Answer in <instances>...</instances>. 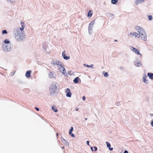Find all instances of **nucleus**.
<instances>
[{
	"instance_id": "10",
	"label": "nucleus",
	"mask_w": 153,
	"mask_h": 153,
	"mask_svg": "<svg viewBox=\"0 0 153 153\" xmlns=\"http://www.w3.org/2000/svg\"><path fill=\"white\" fill-rule=\"evenodd\" d=\"M49 76L51 78H55V74L53 72H50L49 74Z\"/></svg>"
},
{
	"instance_id": "42",
	"label": "nucleus",
	"mask_w": 153,
	"mask_h": 153,
	"mask_svg": "<svg viewBox=\"0 0 153 153\" xmlns=\"http://www.w3.org/2000/svg\"><path fill=\"white\" fill-rule=\"evenodd\" d=\"M58 135H59L58 133H56V137H58Z\"/></svg>"
},
{
	"instance_id": "8",
	"label": "nucleus",
	"mask_w": 153,
	"mask_h": 153,
	"mask_svg": "<svg viewBox=\"0 0 153 153\" xmlns=\"http://www.w3.org/2000/svg\"><path fill=\"white\" fill-rule=\"evenodd\" d=\"M131 49L133 51L135 52L137 54H140L139 51L138 50V49L134 48V47H132V46L131 47Z\"/></svg>"
},
{
	"instance_id": "7",
	"label": "nucleus",
	"mask_w": 153,
	"mask_h": 153,
	"mask_svg": "<svg viewBox=\"0 0 153 153\" xmlns=\"http://www.w3.org/2000/svg\"><path fill=\"white\" fill-rule=\"evenodd\" d=\"M65 51H63L62 52V56L63 57V58L66 60H68L70 58V57L69 56H65Z\"/></svg>"
},
{
	"instance_id": "22",
	"label": "nucleus",
	"mask_w": 153,
	"mask_h": 153,
	"mask_svg": "<svg viewBox=\"0 0 153 153\" xmlns=\"http://www.w3.org/2000/svg\"><path fill=\"white\" fill-rule=\"evenodd\" d=\"M136 66L137 67H140L142 65V64L141 63H140V62L137 63L136 64H135Z\"/></svg>"
},
{
	"instance_id": "51",
	"label": "nucleus",
	"mask_w": 153,
	"mask_h": 153,
	"mask_svg": "<svg viewBox=\"0 0 153 153\" xmlns=\"http://www.w3.org/2000/svg\"><path fill=\"white\" fill-rule=\"evenodd\" d=\"M7 50H9V49H8V48H7Z\"/></svg>"
},
{
	"instance_id": "23",
	"label": "nucleus",
	"mask_w": 153,
	"mask_h": 153,
	"mask_svg": "<svg viewBox=\"0 0 153 153\" xmlns=\"http://www.w3.org/2000/svg\"><path fill=\"white\" fill-rule=\"evenodd\" d=\"M103 75L105 77H107L108 76V74L107 72H103Z\"/></svg>"
},
{
	"instance_id": "29",
	"label": "nucleus",
	"mask_w": 153,
	"mask_h": 153,
	"mask_svg": "<svg viewBox=\"0 0 153 153\" xmlns=\"http://www.w3.org/2000/svg\"><path fill=\"white\" fill-rule=\"evenodd\" d=\"M94 152H96L97 150V148L96 146H94Z\"/></svg>"
},
{
	"instance_id": "14",
	"label": "nucleus",
	"mask_w": 153,
	"mask_h": 153,
	"mask_svg": "<svg viewBox=\"0 0 153 153\" xmlns=\"http://www.w3.org/2000/svg\"><path fill=\"white\" fill-rule=\"evenodd\" d=\"M148 76H149V78L151 79H153V73H148Z\"/></svg>"
},
{
	"instance_id": "2",
	"label": "nucleus",
	"mask_w": 153,
	"mask_h": 153,
	"mask_svg": "<svg viewBox=\"0 0 153 153\" xmlns=\"http://www.w3.org/2000/svg\"><path fill=\"white\" fill-rule=\"evenodd\" d=\"M135 28L139 33V34H140V36L141 35L143 36H141L142 39L143 40H146L147 39L146 35L143 28L139 26L136 27Z\"/></svg>"
},
{
	"instance_id": "28",
	"label": "nucleus",
	"mask_w": 153,
	"mask_h": 153,
	"mask_svg": "<svg viewBox=\"0 0 153 153\" xmlns=\"http://www.w3.org/2000/svg\"><path fill=\"white\" fill-rule=\"evenodd\" d=\"M74 130V128L73 126H71L69 129V131H72Z\"/></svg>"
},
{
	"instance_id": "48",
	"label": "nucleus",
	"mask_w": 153,
	"mask_h": 153,
	"mask_svg": "<svg viewBox=\"0 0 153 153\" xmlns=\"http://www.w3.org/2000/svg\"><path fill=\"white\" fill-rule=\"evenodd\" d=\"M114 41H116V42H117V40H114Z\"/></svg>"
},
{
	"instance_id": "47",
	"label": "nucleus",
	"mask_w": 153,
	"mask_h": 153,
	"mask_svg": "<svg viewBox=\"0 0 153 153\" xmlns=\"http://www.w3.org/2000/svg\"><path fill=\"white\" fill-rule=\"evenodd\" d=\"M67 97H71V96H67Z\"/></svg>"
},
{
	"instance_id": "39",
	"label": "nucleus",
	"mask_w": 153,
	"mask_h": 153,
	"mask_svg": "<svg viewBox=\"0 0 153 153\" xmlns=\"http://www.w3.org/2000/svg\"><path fill=\"white\" fill-rule=\"evenodd\" d=\"M91 149V150L92 152H93L94 151V150L93 149V147H90Z\"/></svg>"
},
{
	"instance_id": "36",
	"label": "nucleus",
	"mask_w": 153,
	"mask_h": 153,
	"mask_svg": "<svg viewBox=\"0 0 153 153\" xmlns=\"http://www.w3.org/2000/svg\"><path fill=\"white\" fill-rule=\"evenodd\" d=\"M89 141H86V143L89 146Z\"/></svg>"
},
{
	"instance_id": "16",
	"label": "nucleus",
	"mask_w": 153,
	"mask_h": 153,
	"mask_svg": "<svg viewBox=\"0 0 153 153\" xmlns=\"http://www.w3.org/2000/svg\"><path fill=\"white\" fill-rule=\"evenodd\" d=\"M93 14V12L91 10H90L88 12V17L89 18L91 17Z\"/></svg>"
},
{
	"instance_id": "20",
	"label": "nucleus",
	"mask_w": 153,
	"mask_h": 153,
	"mask_svg": "<svg viewBox=\"0 0 153 153\" xmlns=\"http://www.w3.org/2000/svg\"><path fill=\"white\" fill-rule=\"evenodd\" d=\"M106 144L107 145V147L108 148H109L111 147V144L108 142L106 141Z\"/></svg>"
},
{
	"instance_id": "50",
	"label": "nucleus",
	"mask_w": 153,
	"mask_h": 153,
	"mask_svg": "<svg viewBox=\"0 0 153 153\" xmlns=\"http://www.w3.org/2000/svg\"><path fill=\"white\" fill-rule=\"evenodd\" d=\"M141 36H142V35L140 36V37H141Z\"/></svg>"
},
{
	"instance_id": "15",
	"label": "nucleus",
	"mask_w": 153,
	"mask_h": 153,
	"mask_svg": "<svg viewBox=\"0 0 153 153\" xmlns=\"http://www.w3.org/2000/svg\"><path fill=\"white\" fill-rule=\"evenodd\" d=\"M79 80H80V79L78 77H76L74 79L73 81L74 83H78Z\"/></svg>"
},
{
	"instance_id": "19",
	"label": "nucleus",
	"mask_w": 153,
	"mask_h": 153,
	"mask_svg": "<svg viewBox=\"0 0 153 153\" xmlns=\"http://www.w3.org/2000/svg\"><path fill=\"white\" fill-rule=\"evenodd\" d=\"M142 2L141 0H136L135 2V4L136 5Z\"/></svg>"
},
{
	"instance_id": "40",
	"label": "nucleus",
	"mask_w": 153,
	"mask_h": 153,
	"mask_svg": "<svg viewBox=\"0 0 153 153\" xmlns=\"http://www.w3.org/2000/svg\"><path fill=\"white\" fill-rule=\"evenodd\" d=\"M75 110L76 111H78V108H77V107H76L75 108Z\"/></svg>"
},
{
	"instance_id": "13",
	"label": "nucleus",
	"mask_w": 153,
	"mask_h": 153,
	"mask_svg": "<svg viewBox=\"0 0 153 153\" xmlns=\"http://www.w3.org/2000/svg\"><path fill=\"white\" fill-rule=\"evenodd\" d=\"M146 78L147 76L146 75H144L143 77V81L146 83H148L147 80L146 79Z\"/></svg>"
},
{
	"instance_id": "45",
	"label": "nucleus",
	"mask_w": 153,
	"mask_h": 153,
	"mask_svg": "<svg viewBox=\"0 0 153 153\" xmlns=\"http://www.w3.org/2000/svg\"><path fill=\"white\" fill-rule=\"evenodd\" d=\"M86 66L88 67H90V66L88 65H86Z\"/></svg>"
},
{
	"instance_id": "1",
	"label": "nucleus",
	"mask_w": 153,
	"mask_h": 153,
	"mask_svg": "<svg viewBox=\"0 0 153 153\" xmlns=\"http://www.w3.org/2000/svg\"><path fill=\"white\" fill-rule=\"evenodd\" d=\"M49 91L51 95H57L59 92V89L55 84H52L50 86Z\"/></svg>"
},
{
	"instance_id": "5",
	"label": "nucleus",
	"mask_w": 153,
	"mask_h": 153,
	"mask_svg": "<svg viewBox=\"0 0 153 153\" xmlns=\"http://www.w3.org/2000/svg\"><path fill=\"white\" fill-rule=\"evenodd\" d=\"M58 67V69L60 71L62 72L63 74H65L66 73V70L63 66L62 65L61 62V65H59V67Z\"/></svg>"
},
{
	"instance_id": "38",
	"label": "nucleus",
	"mask_w": 153,
	"mask_h": 153,
	"mask_svg": "<svg viewBox=\"0 0 153 153\" xmlns=\"http://www.w3.org/2000/svg\"><path fill=\"white\" fill-rule=\"evenodd\" d=\"M123 153H128V152L127 150H125L124 152Z\"/></svg>"
},
{
	"instance_id": "24",
	"label": "nucleus",
	"mask_w": 153,
	"mask_h": 153,
	"mask_svg": "<svg viewBox=\"0 0 153 153\" xmlns=\"http://www.w3.org/2000/svg\"><path fill=\"white\" fill-rule=\"evenodd\" d=\"M94 20H93L92 22H91L89 24V25L91 26V25H94Z\"/></svg>"
},
{
	"instance_id": "33",
	"label": "nucleus",
	"mask_w": 153,
	"mask_h": 153,
	"mask_svg": "<svg viewBox=\"0 0 153 153\" xmlns=\"http://www.w3.org/2000/svg\"><path fill=\"white\" fill-rule=\"evenodd\" d=\"M70 135H71V137H75V135L73 133L71 134Z\"/></svg>"
},
{
	"instance_id": "35",
	"label": "nucleus",
	"mask_w": 153,
	"mask_h": 153,
	"mask_svg": "<svg viewBox=\"0 0 153 153\" xmlns=\"http://www.w3.org/2000/svg\"><path fill=\"white\" fill-rule=\"evenodd\" d=\"M85 96H82V99L83 100H85Z\"/></svg>"
},
{
	"instance_id": "9",
	"label": "nucleus",
	"mask_w": 153,
	"mask_h": 153,
	"mask_svg": "<svg viewBox=\"0 0 153 153\" xmlns=\"http://www.w3.org/2000/svg\"><path fill=\"white\" fill-rule=\"evenodd\" d=\"M31 71L30 70L28 71L25 74V76L26 77L29 78L31 76Z\"/></svg>"
},
{
	"instance_id": "21",
	"label": "nucleus",
	"mask_w": 153,
	"mask_h": 153,
	"mask_svg": "<svg viewBox=\"0 0 153 153\" xmlns=\"http://www.w3.org/2000/svg\"><path fill=\"white\" fill-rule=\"evenodd\" d=\"M117 1L118 0H112L111 3L113 4H115Z\"/></svg>"
},
{
	"instance_id": "37",
	"label": "nucleus",
	"mask_w": 153,
	"mask_h": 153,
	"mask_svg": "<svg viewBox=\"0 0 153 153\" xmlns=\"http://www.w3.org/2000/svg\"><path fill=\"white\" fill-rule=\"evenodd\" d=\"M109 148V150H110V151H112L113 149V148Z\"/></svg>"
},
{
	"instance_id": "44",
	"label": "nucleus",
	"mask_w": 153,
	"mask_h": 153,
	"mask_svg": "<svg viewBox=\"0 0 153 153\" xmlns=\"http://www.w3.org/2000/svg\"><path fill=\"white\" fill-rule=\"evenodd\" d=\"M150 115L151 116H153V114H150Z\"/></svg>"
},
{
	"instance_id": "32",
	"label": "nucleus",
	"mask_w": 153,
	"mask_h": 153,
	"mask_svg": "<svg viewBox=\"0 0 153 153\" xmlns=\"http://www.w3.org/2000/svg\"><path fill=\"white\" fill-rule=\"evenodd\" d=\"M150 125L151 126L153 127V120H152L151 121Z\"/></svg>"
},
{
	"instance_id": "30",
	"label": "nucleus",
	"mask_w": 153,
	"mask_h": 153,
	"mask_svg": "<svg viewBox=\"0 0 153 153\" xmlns=\"http://www.w3.org/2000/svg\"><path fill=\"white\" fill-rule=\"evenodd\" d=\"M91 26H90L89 25L88 29V30H89V31H90V30H92V27H91Z\"/></svg>"
},
{
	"instance_id": "49",
	"label": "nucleus",
	"mask_w": 153,
	"mask_h": 153,
	"mask_svg": "<svg viewBox=\"0 0 153 153\" xmlns=\"http://www.w3.org/2000/svg\"><path fill=\"white\" fill-rule=\"evenodd\" d=\"M68 74H69V72H68Z\"/></svg>"
},
{
	"instance_id": "4",
	"label": "nucleus",
	"mask_w": 153,
	"mask_h": 153,
	"mask_svg": "<svg viewBox=\"0 0 153 153\" xmlns=\"http://www.w3.org/2000/svg\"><path fill=\"white\" fill-rule=\"evenodd\" d=\"M51 63L53 66L57 65L58 67H59V65H61V62L56 60L51 61Z\"/></svg>"
},
{
	"instance_id": "31",
	"label": "nucleus",
	"mask_w": 153,
	"mask_h": 153,
	"mask_svg": "<svg viewBox=\"0 0 153 153\" xmlns=\"http://www.w3.org/2000/svg\"><path fill=\"white\" fill-rule=\"evenodd\" d=\"M121 101H119L117 102V105L118 106H119L121 104H120V102Z\"/></svg>"
},
{
	"instance_id": "41",
	"label": "nucleus",
	"mask_w": 153,
	"mask_h": 153,
	"mask_svg": "<svg viewBox=\"0 0 153 153\" xmlns=\"http://www.w3.org/2000/svg\"><path fill=\"white\" fill-rule=\"evenodd\" d=\"M69 133L70 135H71L72 133V132L71 131H69Z\"/></svg>"
},
{
	"instance_id": "6",
	"label": "nucleus",
	"mask_w": 153,
	"mask_h": 153,
	"mask_svg": "<svg viewBox=\"0 0 153 153\" xmlns=\"http://www.w3.org/2000/svg\"><path fill=\"white\" fill-rule=\"evenodd\" d=\"M129 36L130 37H134L135 38H139L140 37V34H139V33H137L136 32L130 33L129 34Z\"/></svg>"
},
{
	"instance_id": "27",
	"label": "nucleus",
	"mask_w": 153,
	"mask_h": 153,
	"mask_svg": "<svg viewBox=\"0 0 153 153\" xmlns=\"http://www.w3.org/2000/svg\"><path fill=\"white\" fill-rule=\"evenodd\" d=\"M4 42L5 43H9L10 42L7 39H5L4 40Z\"/></svg>"
},
{
	"instance_id": "3",
	"label": "nucleus",
	"mask_w": 153,
	"mask_h": 153,
	"mask_svg": "<svg viewBox=\"0 0 153 153\" xmlns=\"http://www.w3.org/2000/svg\"><path fill=\"white\" fill-rule=\"evenodd\" d=\"M25 35L24 33H21L20 34H19L17 32V34H15V37L18 41H21L25 38Z\"/></svg>"
},
{
	"instance_id": "11",
	"label": "nucleus",
	"mask_w": 153,
	"mask_h": 153,
	"mask_svg": "<svg viewBox=\"0 0 153 153\" xmlns=\"http://www.w3.org/2000/svg\"><path fill=\"white\" fill-rule=\"evenodd\" d=\"M62 142L65 144L66 146H68L69 145L68 142L66 140L62 138L61 139Z\"/></svg>"
},
{
	"instance_id": "12",
	"label": "nucleus",
	"mask_w": 153,
	"mask_h": 153,
	"mask_svg": "<svg viewBox=\"0 0 153 153\" xmlns=\"http://www.w3.org/2000/svg\"><path fill=\"white\" fill-rule=\"evenodd\" d=\"M66 96H71V93L70 89L69 88H67L66 91Z\"/></svg>"
},
{
	"instance_id": "17",
	"label": "nucleus",
	"mask_w": 153,
	"mask_h": 153,
	"mask_svg": "<svg viewBox=\"0 0 153 153\" xmlns=\"http://www.w3.org/2000/svg\"><path fill=\"white\" fill-rule=\"evenodd\" d=\"M21 25H22V27H21L20 28V30L21 31H22L23 30H24V23L22 22H21Z\"/></svg>"
},
{
	"instance_id": "46",
	"label": "nucleus",
	"mask_w": 153,
	"mask_h": 153,
	"mask_svg": "<svg viewBox=\"0 0 153 153\" xmlns=\"http://www.w3.org/2000/svg\"><path fill=\"white\" fill-rule=\"evenodd\" d=\"M85 120H87V118H85Z\"/></svg>"
},
{
	"instance_id": "34",
	"label": "nucleus",
	"mask_w": 153,
	"mask_h": 153,
	"mask_svg": "<svg viewBox=\"0 0 153 153\" xmlns=\"http://www.w3.org/2000/svg\"><path fill=\"white\" fill-rule=\"evenodd\" d=\"M35 109L37 111H39V108H38V107H35Z\"/></svg>"
},
{
	"instance_id": "43",
	"label": "nucleus",
	"mask_w": 153,
	"mask_h": 153,
	"mask_svg": "<svg viewBox=\"0 0 153 153\" xmlns=\"http://www.w3.org/2000/svg\"><path fill=\"white\" fill-rule=\"evenodd\" d=\"M62 149H64L65 148V147L64 146H63L62 147Z\"/></svg>"
},
{
	"instance_id": "18",
	"label": "nucleus",
	"mask_w": 153,
	"mask_h": 153,
	"mask_svg": "<svg viewBox=\"0 0 153 153\" xmlns=\"http://www.w3.org/2000/svg\"><path fill=\"white\" fill-rule=\"evenodd\" d=\"M52 109L55 112H58V110L56 108H55L54 106H53L52 107Z\"/></svg>"
},
{
	"instance_id": "26",
	"label": "nucleus",
	"mask_w": 153,
	"mask_h": 153,
	"mask_svg": "<svg viewBox=\"0 0 153 153\" xmlns=\"http://www.w3.org/2000/svg\"><path fill=\"white\" fill-rule=\"evenodd\" d=\"M2 33L3 34H4V33L7 34V32L6 30H4L2 31Z\"/></svg>"
},
{
	"instance_id": "25",
	"label": "nucleus",
	"mask_w": 153,
	"mask_h": 153,
	"mask_svg": "<svg viewBox=\"0 0 153 153\" xmlns=\"http://www.w3.org/2000/svg\"><path fill=\"white\" fill-rule=\"evenodd\" d=\"M148 18L150 20H151L152 19V16L149 15L148 16Z\"/></svg>"
}]
</instances>
